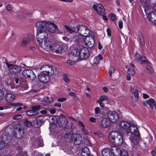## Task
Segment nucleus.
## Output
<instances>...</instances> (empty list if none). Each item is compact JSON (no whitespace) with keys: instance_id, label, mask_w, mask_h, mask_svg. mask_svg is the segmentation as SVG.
<instances>
[{"instance_id":"473e14b6","label":"nucleus","mask_w":156,"mask_h":156,"mask_svg":"<svg viewBox=\"0 0 156 156\" xmlns=\"http://www.w3.org/2000/svg\"><path fill=\"white\" fill-rule=\"evenodd\" d=\"M139 97V94L137 90L136 89L132 95V99L135 101L138 100Z\"/></svg>"},{"instance_id":"2eb2a0df","label":"nucleus","mask_w":156,"mask_h":156,"mask_svg":"<svg viewBox=\"0 0 156 156\" xmlns=\"http://www.w3.org/2000/svg\"><path fill=\"white\" fill-rule=\"evenodd\" d=\"M40 106L32 107L31 110L26 112V114L28 116H31L37 115L39 112L38 109L40 108Z\"/></svg>"},{"instance_id":"c756f323","label":"nucleus","mask_w":156,"mask_h":156,"mask_svg":"<svg viewBox=\"0 0 156 156\" xmlns=\"http://www.w3.org/2000/svg\"><path fill=\"white\" fill-rule=\"evenodd\" d=\"M81 154L82 156H89L90 155V152L88 147H84L82 150Z\"/></svg>"},{"instance_id":"052dcab7","label":"nucleus","mask_w":156,"mask_h":156,"mask_svg":"<svg viewBox=\"0 0 156 156\" xmlns=\"http://www.w3.org/2000/svg\"><path fill=\"white\" fill-rule=\"evenodd\" d=\"M5 8H6L7 10L9 11L10 10V6H9V4H7V3L6 2H5Z\"/></svg>"},{"instance_id":"c9c22d12","label":"nucleus","mask_w":156,"mask_h":156,"mask_svg":"<svg viewBox=\"0 0 156 156\" xmlns=\"http://www.w3.org/2000/svg\"><path fill=\"white\" fill-rule=\"evenodd\" d=\"M24 125L26 127H29L30 126L32 125V122L26 119L24 120L23 122Z\"/></svg>"},{"instance_id":"5fc2aeb1","label":"nucleus","mask_w":156,"mask_h":156,"mask_svg":"<svg viewBox=\"0 0 156 156\" xmlns=\"http://www.w3.org/2000/svg\"><path fill=\"white\" fill-rule=\"evenodd\" d=\"M107 34L108 36H110L111 35V30L110 29L108 28L107 29Z\"/></svg>"},{"instance_id":"f03ea898","label":"nucleus","mask_w":156,"mask_h":156,"mask_svg":"<svg viewBox=\"0 0 156 156\" xmlns=\"http://www.w3.org/2000/svg\"><path fill=\"white\" fill-rule=\"evenodd\" d=\"M65 28L70 34H76L78 33L79 34L83 36L84 37L90 34V32L92 31L90 30L87 27L84 25H80L77 27H68L66 25L65 26Z\"/></svg>"},{"instance_id":"09e8293b","label":"nucleus","mask_w":156,"mask_h":156,"mask_svg":"<svg viewBox=\"0 0 156 156\" xmlns=\"http://www.w3.org/2000/svg\"><path fill=\"white\" fill-rule=\"evenodd\" d=\"M89 120L92 122L94 123L96 122V118L93 117H91L89 118Z\"/></svg>"},{"instance_id":"a18cd8bd","label":"nucleus","mask_w":156,"mask_h":156,"mask_svg":"<svg viewBox=\"0 0 156 156\" xmlns=\"http://www.w3.org/2000/svg\"><path fill=\"white\" fill-rule=\"evenodd\" d=\"M67 63L70 65H72L75 64V62L72 61L70 60H68L66 61Z\"/></svg>"},{"instance_id":"39448f33","label":"nucleus","mask_w":156,"mask_h":156,"mask_svg":"<svg viewBox=\"0 0 156 156\" xmlns=\"http://www.w3.org/2000/svg\"><path fill=\"white\" fill-rule=\"evenodd\" d=\"M14 136L17 139H20V141L23 140V131L21 127L19 125L16 124L13 127Z\"/></svg>"},{"instance_id":"8fccbe9b","label":"nucleus","mask_w":156,"mask_h":156,"mask_svg":"<svg viewBox=\"0 0 156 156\" xmlns=\"http://www.w3.org/2000/svg\"><path fill=\"white\" fill-rule=\"evenodd\" d=\"M5 100L9 102V101L10 100V98L9 94H5Z\"/></svg>"},{"instance_id":"f3484780","label":"nucleus","mask_w":156,"mask_h":156,"mask_svg":"<svg viewBox=\"0 0 156 156\" xmlns=\"http://www.w3.org/2000/svg\"><path fill=\"white\" fill-rule=\"evenodd\" d=\"M44 119V117H41L38 119H34L33 121V125L35 128L40 127L43 123Z\"/></svg>"},{"instance_id":"4c0bfd02","label":"nucleus","mask_w":156,"mask_h":156,"mask_svg":"<svg viewBox=\"0 0 156 156\" xmlns=\"http://www.w3.org/2000/svg\"><path fill=\"white\" fill-rule=\"evenodd\" d=\"M107 98V97L105 96H101L99 97V99L97 101V102L101 106L102 101L105 100Z\"/></svg>"},{"instance_id":"0e129e2a","label":"nucleus","mask_w":156,"mask_h":156,"mask_svg":"<svg viewBox=\"0 0 156 156\" xmlns=\"http://www.w3.org/2000/svg\"><path fill=\"white\" fill-rule=\"evenodd\" d=\"M63 40L65 41H68L69 40V39L66 37H62Z\"/></svg>"},{"instance_id":"bf43d9fd","label":"nucleus","mask_w":156,"mask_h":156,"mask_svg":"<svg viewBox=\"0 0 156 156\" xmlns=\"http://www.w3.org/2000/svg\"><path fill=\"white\" fill-rule=\"evenodd\" d=\"M63 79L64 81L66 83L68 82L69 81V78L66 76H64Z\"/></svg>"},{"instance_id":"338daca9","label":"nucleus","mask_w":156,"mask_h":156,"mask_svg":"<svg viewBox=\"0 0 156 156\" xmlns=\"http://www.w3.org/2000/svg\"><path fill=\"white\" fill-rule=\"evenodd\" d=\"M40 112L41 114H46L47 113V111L44 110H41Z\"/></svg>"},{"instance_id":"2f4dec72","label":"nucleus","mask_w":156,"mask_h":156,"mask_svg":"<svg viewBox=\"0 0 156 156\" xmlns=\"http://www.w3.org/2000/svg\"><path fill=\"white\" fill-rule=\"evenodd\" d=\"M103 156H110V150L108 148H105L102 151Z\"/></svg>"},{"instance_id":"bb28decb","label":"nucleus","mask_w":156,"mask_h":156,"mask_svg":"<svg viewBox=\"0 0 156 156\" xmlns=\"http://www.w3.org/2000/svg\"><path fill=\"white\" fill-rule=\"evenodd\" d=\"M23 104L21 103H10V108L11 107L16 108V110L17 111L21 110L22 108Z\"/></svg>"},{"instance_id":"58836bf2","label":"nucleus","mask_w":156,"mask_h":156,"mask_svg":"<svg viewBox=\"0 0 156 156\" xmlns=\"http://www.w3.org/2000/svg\"><path fill=\"white\" fill-rule=\"evenodd\" d=\"M127 72L128 74L132 75H133L135 73V71L133 69L131 68H129L128 69Z\"/></svg>"},{"instance_id":"6e6d98bb","label":"nucleus","mask_w":156,"mask_h":156,"mask_svg":"<svg viewBox=\"0 0 156 156\" xmlns=\"http://www.w3.org/2000/svg\"><path fill=\"white\" fill-rule=\"evenodd\" d=\"M147 70L150 72H151L152 71V68L151 67L149 66H146Z\"/></svg>"},{"instance_id":"7ed1b4c3","label":"nucleus","mask_w":156,"mask_h":156,"mask_svg":"<svg viewBox=\"0 0 156 156\" xmlns=\"http://www.w3.org/2000/svg\"><path fill=\"white\" fill-rule=\"evenodd\" d=\"M44 68L45 69H50V70L43 71L38 76V78L39 81L41 83H46L50 80L49 75H51L54 73V71L53 68L48 65L42 66L40 68L41 70H43Z\"/></svg>"},{"instance_id":"13d9d810","label":"nucleus","mask_w":156,"mask_h":156,"mask_svg":"<svg viewBox=\"0 0 156 156\" xmlns=\"http://www.w3.org/2000/svg\"><path fill=\"white\" fill-rule=\"evenodd\" d=\"M78 122L79 125L80 126H82V127H83V128L85 127V126H84V124H83V123L82 121H78Z\"/></svg>"},{"instance_id":"393cba45","label":"nucleus","mask_w":156,"mask_h":156,"mask_svg":"<svg viewBox=\"0 0 156 156\" xmlns=\"http://www.w3.org/2000/svg\"><path fill=\"white\" fill-rule=\"evenodd\" d=\"M135 57L138 60L140 61L141 63H144L146 62L150 63V62L148 61L146 57H143L141 55L140 56L138 53H136V54Z\"/></svg>"},{"instance_id":"72a5a7b5","label":"nucleus","mask_w":156,"mask_h":156,"mask_svg":"<svg viewBox=\"0 0 156 156\" xmlns=\"http://www.w3.org/2000/svg\"><path fill=\"white\" fill-rule=\"evenodd\" d=\"M120 126L124 129L128 128L129 126V124L127 122L122 121L120 122Z\"/></svg>"},{"instance_id":"e2e57ef3","label":"nucleus","mask_w":156,"mask_h":156,"mask_svg":"<svg viewBox=\"0 0 156 156\" xmlns=\"http://www.w3.org/2000/svg\"><path fill=\"white\" fill-rule=\"evenodd\" d=\"M55 106H57L58 107H61V104L59 103H56L54 105Z\"/></svg>"},{"instance_id":"9b49d317","label":"nucleus","mask_w":156,"mask_h":156,"mask_svg":"<svg viewBox=\"0 0 156 156\" xmlns=\"http://www.w3.org/2000/svg\"><path fill=\"white\" fill-rule=\"evenodd\" d=\"M140 3L142 6L144 8L145 12L147 15L150 12V10L151 9V6L149 5V0H140Z\"/></svg>"},{"instance_id":"cd10ccee","label":"nucleus","mask_w":156,"mask_h":156,"mask_svg":"<svg viewBox=\"0 0 156 156\" xmlns=\"http://www.w3.org/2000/svg\"><path fill=\"white\" fill-rule=\"evenodd\" d=\"M19 87H20L19 89L22 91L27 90L28 88L27 84L25 81L20 82L19 84Z\"/></svg>"},{"instance_id":"864d4df0","label":"nucleus","mask_w":156,"mask_h":156,"mask_svg":"<svg viewBox=\"0 0 156 156\" xmlns=\"http://www.w3.org/2000/svg\"><path fill=\"white\" fill-rule=\"evenodd\" d=\"M82 132L84 134L87 135L88 134V131L84 128L82 129Z\"/></svg>"},{"instance_id":"7c9ffc66","label":"nucleus","mask_w":156,"mask_h":156,"mask_svg":"<svg viewBox=\"0 0 156 156\" xmlns=\"http://www.w3.org/2000/svg\"><path fill=\"white\" fill-rule=\"evenodd\" d=\"M67 123V120L63 117L60 118L58 122V125L61 127L63 126L64 125H66Z\"/></svg>"},{"instance_id":"ddd939ff","label":"nucleus","mask_w":156,"mask_h":156,"mask_svg":"<svg viewBox=\"0 0 156 156\" xmlns=\"http://www.w3.org/2000/svg\"><path fill=\"white\" fill-rule=\"evenodd\" d=\"M93 7L99 15H103L105 13V9L101 4L96 3L93 5Z\"/></svg>"},{"instance_id":"a211bd4d","label":"nucleus","mask_w":156,"mask_h":156,"mask_svg":"<svg viewBox=\"0 0 156 156\" xmlns=\"http://www.w3.org/2000/svg\"><path fill=\"white\" fill-rule=\"evenodd\" d=\"M136 124H132L129 126V131L130 133L135 136H139V133L138 129L136 126Z\"/></svg>"},{"instance_id":"79ce46f5","label":"nucleus","mask_w":156,"mask_h":156,"mask_svg":"<svg viewBox=\"0 0 156 156\" xmlns=\"http://www.w3.org/2000/svg\"><path fill=\"white\" fill-rule=\"evenodd\" d=\"M22 118V115L20 114L16 115L13 116L12 119H13L18 120L21 119Z\"/></svg>"},{"instance_id":"37998d69","label":"nucleus","mask_w":156,"mask_h":156,"mask_svg":"<svg viewBox=\"0 0 156 156\" xmlns=\"http://www.w3.org/2000/svg\"><path fill=\"white\" fill-rule=\"evenodd\" d=\"M94 111L96 114H99L101 112V109L100 108L97 107L94 108Z\"/></svg>"},{"instance_id":"e433bc0d","label":"nucleus","mask_w":156,"mask_h":156,"mask_svg":"<svg viewBox=\"0 0 156 156\" xmlns=\"http://www.w3.org/2000/svg\"><path fill=\"white\" fill-rule=\"evenodd\" d=\"M119 154V156H128L127 152L123 149L121 150Z\"/></svg>"},{"instance_id":"a19ab883","label":"nucleus","mask_w":156,"mask_h":156,"mask_svg":"<svg viewBox=\"0 0 156 156\" xmlns=\"http://www.w3.org/2000/svg\"><path fill=\"white\" fill-rule=\"evenodd\" d=\"M98 58L100 60H101L103 59V57L100 54H99L97 57H95L94 58V61L95 63H97L98 62L97 61Z\"/></svg>"},{"instance_id":"c03bdc74","label":"nucleus","mask_w":156,"mask_h":156,"mask_svg":"<svg viewBox=\"0 0 156 156\" xmlns=\"http://www.w3.org/2000/svg\"><path fill=\"white\" fill-rule=\"evenodd\" d=\"M115 69L112 67H110L109 69V75L111 77L112 76V73L115 72Z\"/></svg>"},{"instance_id":"4be33fe9","label":"nucleus","mask_w":156,"mask_h":156,"mask_svg":"<svg viewBox=\"0 0 156 156\" xmlns=\"http://www.w3.org/2000/svg\"><path fill=\"white\" fill-rule=\"evenodd\" d=\"M2 138L3 139V141L4 142H2L0 140V149L3 148L5 146V144H8L10 140V137L9 136H7L6 135L3 136Z\"/></svg>"},{"instance_id":"6e6552de","label":"nucleus","mask_w":156,"mask_h":156,"mask_svg":"<svg viewBox=\"0 0 156 156\" xmlns=\"http://www.w3.org/2000/svg\"><path fill=\"white\" fill-rule=\"evenodd\" d=\"M30 141L32 144L35 147L43 146V141L41 137L33 136L31 138Z\"/></svg>"},{"instance_id":"a878e982","label":"nucleus","mask_w":156,"mask_h":156,"mask_svg":"<svg viewBox=\"0 0 156 156\" xmlns=\"http://www.w3.org/2000/svg\"><path fill=\"white\" fill-rule=\"evenodd\" d=\"M106 118L102 119L101 121V126L104 128L107 127L110 125V122Z\"/></svg>"},{"instance_id":"49530a36","label":"nucleus","mask_w":156,"mask_h":156,"mask_svg":"<svg viewBox=\"0 0 156 156\" xmlns=\"http://www.w3.org/2000/svg\"><path fill=\"white\" fill-rule=\"evenodd\" d=\"M9 104L7 106H4V107L0 106V110H2L4 109H7L9 108Z\"/></svg>"},{"instance_id":"dca6fc26","label":"nucleus","mask_w":156,"mask_h":156,"mask_svg":"<svg viewBox=\"0 0 156 156\" xmlns=\"http://www.w3.org/2000/svg\"><path fill=\"white\" fill-rule=\"evenodd\" d=\"M21 70V67L17 65L10 64V74L16 75Z\"/></svg>"},{"instance_id":"69168bd1","label":"nucleus","mask_w":156,"mask_h":156,"mask_svg":"<svg viewBox=\"0 0 156 156\" xmlns=\"http://www.w3.org/2000/svg\"><path fill=\"white\" fill-rule=\"evenodd\" d=\"M143 97L145 99L148 98L149 97V96L146 94H143Z\"/></svg>"},{"instance_id":"3c124183","label":"nucleus","mask_w":156,"mask_h":156,"mask_svg":"<svg viewBox=\"0 0 156 156\" xmlns=\"http://www.w3.org/2000/svg\"><path fill=\"white\" fill-rule=\"evenodd\" d=\"M119 27L120 29L123 27V23L122 21H119L118 23Z\"/></svg>"},{"instance_id":"4d7b16f0","label":"nucleus","mask_w":156,"mask_h":156,"mask_svg":"<svg viewBox=\"0 0 156 156\" xmlns=\"http://www.w3.org/2000/svg\"><path fill=\"white\" fill-rule=\"evenodd\" d=\"M139 40H140V42L141 44L142 45H144L145 44V42H144V39L143 38H139Z\"/></svg>"},{"instance_id":"603ef678","label":"nucleus","mask_w":156,"mask_h":156,"mask_svg":"<svg viewBox=\"0 0 156 156\" xmlns=\"http://www.w3.org/2000/svg\"><path fill=\"white\" fill-rule=\"evenodd\" d=\"M110 16L112 20H116V17L114 14L111 13L110 14Z\"/></svg>"},{"instance_id":"1a4fd4ad","label":"nucleus","mask_w":156,"mask_h":156,"mask_svg":"<svg viewBox=\"0 0 156 156\" xmlns=\"http://www.w3.org/2000/svg\"><path fill=\"white\" fill-rule=\"evenodd\" d=\"M47 49L49 48L50 50L53 52L59 53H61L62 50V47L58 44H51L50 43L46 45Z\"/></svg>"},{"instance_id":"0eeeda50","label":"nucleus","mask_w":156,"mask_h":156,"mask_svg":"<svg viewBox=\"0 0 156 156\" xmlns=\"http://www.w3.org/2000/svg\"><path fill=\"white\" fill-rule=\"evenodd\" d=\"M22 76L27 79L31 80H34L36 78V76L33 71L30 69L23 70L22 72Z\"/></svg>"},{"instance_id":"f257e3e1","label":"nucleus","mask_w":156,"mask_h":156,"mask_svg":"<svg viewBox=\"0 0 156 156\" xmlns=\"http://www.w3.org/2000/svg\"><path fill=\"white\" fill-rule=\"evenodd\" d=\"M36 25L37 28L36 37L37 41L40 43L45 41L48 39V34L46 32L41 28L45 29L51 33H60L59 32H58L57 25L50 21L38 22L36 23Z\"/></svg>"},{"instance_id":"5701e85b","label":"nucleus","mask_w":156,"mask_h":156,"mask_svg":"<svg viewBox=\"0 0 156 156\" xmlns=\"http://www.w3.org/2000/svg\"><path fill=\"white\" fill-rule=\"evenodd\" d=\"M118 136V132L113 131L111 132L108 135L109 140L111 142L115 143L116 136Z\"/></svg>"},{"instance_id":"f8f14e48","label":"nucleus","mask_w":156,"mask_h":156,"mask_svg":"<svg viewBox=\"0 0 156 156\" xmlns=\"http://www.w3.org/2000/svg\"><path fill=\"white\" fill-rule=\"evenodd\" d=\"M108 117L109 120L113 122H117L119 118L118 113L115 111L109 112L108 113Z\"/></svg>"},{"instance_id":"6ab92c4d","label":"nucleus","mask_w":156,"mask_h":156,"mask_svg":"<svg viewBox=\"0 0 156 156\" xmlns=\"http://www.w3.org/2000/svg\"><path fill=\"white\" fill-rule=\"evenodd\" d=\"M33 39V37L31 35H28L23 38L21 46H26L30 41H32Z\"/></svg>"},{"instance_id":"4468645a","label":"nucleus","mask_w":156,"mask_h":156,"mask_svg":"<svg viewBox=\"0 0 156 156\" xmlns=\"http://www.w3.org/2000/svg\"><path fill=\"white\" fill-rule=\"evenodd\" d=\"M69 35L73 36V40L75 43H82L84 42V37L81 35L77 34H69Z\"/></svg>"},{"instance_id":"680f3d73","label":"nucleus","mask_w":156,"mask_h":156,"mask_svg":"<svg viewBox=\"0 0 156 156\" xmlns=\"http://www.w3.org/2000/svg\"><path fill=\"white\" fill-rule=\"evenodd\" d=\"M15 96L14 94L10 93V100H11V99H12V100H13L15 99Z\"/></svg>"},{"instance_id":"f704fd0d","label":"nucleus","mask_w":156,"mask_h":156,"mask_svg":"<svg viewBox=\"0 0 156 156\" xmlns=\"http://www.w3.org/2000/svg\"><path fill=\"white\" fill-rule=\"evenodd\" d=\"M147 103L151 108H153V104L155 102V101L153 99H149L146 101Z\"/></svg>"},{"instance_id":"412c9836","label":"nucleus","mask_w":156,"mask_h":156,"mask_svg":"<svg viewBox=\"0 0 156 156\" xmlns=\"http://www.w3.org/2000/svg\"><path fill=\"white\" fill-rule=\"evenodd\" d=\"M120 149L116 146H113L111 147V152L114 156H119Z\"/></svg>"},{"instance_id":"ea45409f","label":"nucleus","mask_w":156,"mask_h":156,"mask_svg":"<svg viewBox=\"0 0 156 156\" xmlns=\"http://www.w3.org/2000/svg\"><path fill=\"white\" fill-rule=\"evenodd\" d=\"M53 101V98L51 97H45L44 99V101L47 102H52Z\"/></svg>"},{"instance_id":"20e7f679","label":"nucleus","mask_w":156,"mask_h":156,"mask_svg":"<svg viewBox=\"0 0 156 156\" xmlns=\"http://www.w3.org/2000/svg\"><path fill=\"white\" fill-rule=\"evenodd\" d=\"M72 53L74 57L77 58L76 61L85 60L89 57L88 51L85 47L75 48L73 50Z\"/></svg>"},{"instance_id":"423d86ee","label":"nucleus","mask_w":156,"mask_h":156,"mask_svg":"<svg viewBox=\"0 0 156 156\" xmlns=\"http://www.w3.org/2000/svg\"><path fill=\"white\" fill-rule=\"evenodd\" d=\"M84 37V42L86 46L91 47L94 44V34L92 31L90 32V34Z\"/></svg>"},{"instance_id":"b1692460","label":"nucleus","mask_w":156,"mask_h":156,"mask_svg":"<svg viewBox=\"0 0 156 156\" xmlns=\"http://www.w3.org/2000/svg\"><path fill=\"white\" fill-rule=\"evenodd\" d=\"M115 143L118 145H121L122 144L123 139L122 136L120 133L118 132V136H116Z\"/></svg>"},{"instance_id":"9d476101","label":"nucleus","mask_w":156,"mask_h":156,"mask_svg":"<svg viewBox=\"0 0 156 156\" xmlns=\"http://www.w3.org/2000/svg\"><path fill=\"white\" fill-rule=\"evenodd\" d=\"M153 9L154 11L152 10V8L150 11V12L147 15V18L149 21L152 22L154 24H156V3L154 5Z\"/></svg>"},{"instance_id":"774afa93","label":"nucleus","mask_w":156,"mask_h":156,"mask_svg":"<svg viewBox=\"0 0 156 156\" xmlns=\"http://www.w3.org/2000/svg\"><path fill=\"white\" fill-rule=\"evenodd\" d=\"M50 113L54 114L56 112V111L54 109H52L50 111Z\"/></svg>"},{"instance_id":"aec40b11","label":"nucleus","mask_w":156,"mask_h":156,"mask_svg":"<svg viewBox=\"0 0 156 156\" xmlns=\"http://www.w3.org/2000/svg\"><path fill=\"white\" fill-rule=\"evenodd\" d=\"M73 137H72V140L74 143L76 145L80 144L82 140V138L80 134H74Z\"/></svg>"},{"instance_id":"c85d7f7f","label":"nucleus","mask_w":156,"mask_h":156,"mask_svg":"<svg viewBox=\"0 0 156 156\" xmlns=\"http://www.w3.org/2000/svg\"><path fill=\"white\" fill-rule=\"evenodd\" d=\"M138 136H135L134 135H130L129 139L131 142L134 144H136L138 143Z\"/></svg>"},{"instance_id":"de8ad7c7","label":"nucleus","mask_w":156,"mask_h":156,"mask_svg":"<svg viewBox=\"0 0 156 156\" xmlns=\"http://www.w3.org/2000/svg\"><path fill=\"white\" fill-rule=\"evenodd\" d=\"M66 100V98H59L58 99L57 101L59 102H63L65 101Z\"/></svg>"}]
</instances>
